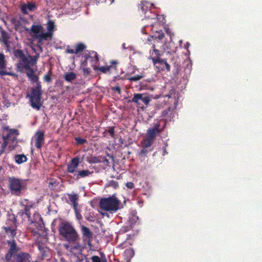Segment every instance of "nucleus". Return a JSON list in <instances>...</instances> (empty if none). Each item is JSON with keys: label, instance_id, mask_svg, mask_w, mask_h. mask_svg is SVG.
I'll use <instances>...</instances> for the list:
<instances>
[{"label": "nucleus", "instance_id": "f257e3e1", "mask_svg": "<svg viewBox=\"0 0 262 262\" xmlns=\"http://www.w3.org/2000/svg\"><path fill=\"white\" fill-rule=\"evenodd\" d=\"M58 230L62 240L68 242L71 249L78 250L80 248L78 233L71 223L61 221L58 225Z\"/></svg>", "mask_w": 262, "mask_h": 262}, {"label": "nucleus", "instance_id": "f03ea898", "mask_svg": "<svg viewBox=\"0 0 262 262\" xmlns=\"http://www.w3.org/2000/svg\"><path fill=\"white\" fill-rule=\"evenodd\" d=\"M120 201L115 196L100 199L99 205L101 210L111 213L116 212L119 208Z\"/></svg>", "mask_w": 262, "mask_h": 262}, {"label": "nucleus", "instance_id": "7ed1b4c3", "mask_svg": "<svg viewBox=\"0 0 262 262\" xmlns=\"http://www.w3.org/2000/svg\"><path fill=\"white\" fill-rule=\"evenodd\" d=\"M42 94V91L41 83L38 82L35 87L31 88L30 95H27V97L30 98L31 106L37 111L39 110L42 106V103L41 102Z\"/></svg>", "mask_w": 262, "mask_h": 262}, {"label": "nucleus", "instance_id": "20e7f679", "mask_svg": "<svg viewBox=\"0 0 262 262\" xmlns=\"http://www.w3.org/2000/svg\"><path fill=\"white\" fill-rule=\"evenodd\" d=\"M9 188L12 193L19 195L25 189V184L23 180L15 177H10L8 180Z\"/></svg>", "mask_w": 262, "mask_h": 262}, {"label": "nucleus", "instance_id": "39448f33", "mask_svg": "<svg viewBox=\"0 0 262 262\" xmlns=\"http://www.w3.org/2000/svg\"><path fill=\"white\" fill-rule=\"evenodd\" d=\"M2 228L5 230V233L10 239H14L17 234L16 219L13 216L11 219H9L6 223V226Z\"/></svg>", "mask_w": 262, "mask_h": 262}, {"label": "nucleus", "instance_id": "423d86ee", "mask_svg": "<svg viewBox=\"0 0 262 262\" xmlns=\"http://www.w3.org/2000/svg\"><path fill=\"white\" fill-rule=\"evenodd\" d=\"M6 244L8 246V250L5 255L4 258V261L8 259L11 258L20 252V248L17 245L14 239L7 240Z\"/></svg>", "mask_w": 262, "mask_h": 262}, {"label": "nucleus", "instance_id": "0eeeda50", "mask_svg": "<svg viewBox=\"0 0 262 262\" xmlns=\"http://www.w3.org/2000/svg\"><path fill=\"white\" fill-rule=\"evenodd\" d=\"M84 57L85 60L82 62V65L87 66L88 61L90 60L91 62L93 69L96 70L97 69V64L99 61L97 53L94 51H88V53H85Z\"/></svg>", "mask_w": 262, "mask_h": 262}, {"label": "nucleus", "instance_id": "6e6552de", "mask_svg": "<svg viewBox=\"0 0 262 262\" xmlns=\"http://www.w3.org/2000/svg\"><path fill=\"white\" fill-rule=\"evenodd\" d=\"M34 145L38 149H40L45 143V135L42 130H38L32 138Z\"/></svg>", "mask_w": 262, "mask_h": 262}, {"label": "nucleus", "instance_id": "1a4fd4ad", "mask_svg": "<svg viewBox=\"0 0 262 262\" xmlns=\"http://www.w3.org/2000/svg\"><path fill=\"white\" fill-rule=\"evenodd\" d=\"M82 238L85 245H88L90 247L92 246V240L93 233L90 229L83 225L81 226Z\"/></svg>", "mask_w": 262, "mask_h": 262}, {"label": "nucleus", "instance_id": "9d476101", "mask_svg": "<svg viewBox=\"0 0 262 262\" xmlns=\"http://www.w3.org/2000/svg\"><path fill=\"white\" fill-rule=\"evenodd\" d=\"M30 255L28 253L20 252L10 259L5 260V262H30Z\"/></svg>", "mask_w": 262, "mask_h": 262}, {"label": "nucleus", "instance_id": "9b49d317", "mask_svg": "<svg viewBox=\"0 0 262 262\" xmlns=\"http://www.w3.org/2000/svg\"><path fill=\"white\" fill-rule=\"evenodd\" d=\"M152 61L154 65L159 71H164L166 70L168 72L170 71V66L165 59L152 58Z\"/></svg>", "mask_w": 262, "mask_h": 262}, {"label": "nucleus", "instance_id": "f8f14e48", "mask_svg": "<svg viewBox=\"0 0 262 262\" xmlns=\"http://www.w3.org/2000/svg\"><path fill=\"white\" fill-rule=\"evenodd\" d=\"M4 130L7 132L6 134H4L3 137L5 139L14 141L16 139L17 136L19 135V131L16 129L10 128L9 126H6Z\"/></svg>", "mask_w": 262, "mask_h": 262}, {"label": "nucleus", "instance_id": "ddd939ff", "mask_svg": "<svg viewBox=\"0 0 262 262\" xmlns=\"http://www.w3.org/2000/svg\"><path fill=\"white\" fill-rule=\"evenodd\" d=\"M139 101H142L146 105H147L151 101V99L149 96H147L144 94H135L133 96L132 101L136 103L139 104Z\"/></svg>", "mask_w": 262, "mask_h": 262}, {"label": "nucleus", "instance_id": "4468645a", "mask_svg": "<svg viewBox=\"0 0 262 262\" xmlns=\"http://www.w3.org/2000/svg\"><path fill=\"white\" fill-rule=\"evenodd\" d=\"M160 124L159 121L154 124V127L149 128L147 131V137L154 140L156 136L162 132V129L160 128Z\"/></svg>", "mask_w": 262, "mask_h": 262}, {"label": "nucleus", "instance_id": "2eb2a0df", "mask_svg": "<svg viewBox=\"0 0 262 262\" xmlns=\"http://www.w3.org/2000/svg\"><path fill=\"white\" fill-rule=\"evenodd\" d=\"M32 66L31 61L29 57V56L26 55L21 59L19 60L17 64V68L21 69H29Z\"/></svg>", "mask_w": 262, "mask_h": 262}, {"label": "nucleus", "instance_id": "dca6fc26", "mask_svg": "<svg viewBox=\"0 0 262 262\" xmlns=\"http://www.w3.org/2000/svg\"><path fill=\"white\" fill-rule=\"evenodd\" d=\"M80 158L79 157H76L73 158L68 165L67 171L73 173L76 171V168L79 164Z\"/></svg>", "mask_w": 262, "mask_h": 262}, {"label": "nucleus", "instance_id": "f3484780", "mask_svg": "<svg viewBox=\"0 0 262 262\" xmlns=\"http://www.w3.org/2000/svg\"><path fill=\"white\" fill-rule=\"evenodd\" d=\"M38 248L40 252V256L43 260H49L50 257V249L44 246H42L40 244H38Z\"/></svg>", "mask_w": 262, "mask_h": 262}, {"label": "nucleus", "instance_id": "a211bd4d", "mask_svg": "<svg viewBox=\"0 0 262 262\" xmlns=\"http://www.w3.org/2000/svg\"><path fill=\"white\" fill-rule=\"evenodd\" d=\"M53 33L50 32H43L42 31L40 35L36 36V38L38 39V43L42 42V41H47L51 40L52 39Z\"/></svg>", "mask_w": 262, "mask_h": 262}, {"label": "nucleus", "instance_id": "6ab92c4d", "mask_svg": "<svg viewBox=\"0 0 262 262\" xmlns=\"http://www.w3.org/2000/svg\"><path fill=\"white\" fill-rule=\"evenodd\" d=\"M70 202L73 204V208L75 211L77 210L78 204L77 201L79 199V195L76 193L68 194Z\"/></svg>", "mask_w": 262, "mask_h": 262}, {"label": "nucleus", "instance_id": "aec40b11", "mask_svg": "<svg viewBox=\"0 0 262 262\" xmlns=\"http://www.w3.org/2000/svg\"><path fill=\"white\" fill-rule=\"evenodd\" d=\"M43 27L40 25H33L31 27L30 31L32 33H33L34 34L32 36L36 38V36H37V35H40V33L42 31H43Z\"/></svg>", "mask_w": 262, "mask_h": 262}, {"label": "nucleus", "instance_id": "412c9836", "mask_svg": "<svg viewBox=\"0 0 262 262\" xmlns=\"http://www.w3.org/2000/svg\"><path fill=\"white\" fill-rule=\"evenodd\" d=\"M86 161L89 164H96L102 163L101 156H93L92 155H90L89 156H87L86 157Z\"/></svg>", "mask_w": 262, "mask_h": 262}, {"label": "nucleus", "instance_id": "4be33fe9", "mask_svg": "<svg viewBox=\"0 0 262 262\" xmlns=\"http://www.w3.org/2000/svg\"><path fill=\"white\" fill-rule=\"evenodd\" d=\"M14 160L15 162L18 164H21L27 162L28 158L24 154H17L15 155Z\"/></svg>", "mask_w": 262, "mask_h": 262}, {"label": "nucleus", "instance_id": "5701e85b", "mask_svg": "<svg viewBox=\"0 0 262 262\" xmlns=\"http://www.w3.org/2000/svg\"><path fill=\"white\" fill-rule=\"evenodd\" d=\"M0 33L1 34V37L0 40L2 39V41L5 44L7 45L8 43V40L10 38L9 34L4 29L1 28Z\"/></svg>", "mask_w": 262, "mask_h": 262}, {"label": "nucleus", "instance_id": "b1692460", "mask_svg": "<svg viewBox=\"0 0 262 262\" xmlns=\"http://www.w3.org/2000/svg\"><path fill=\"white\" fill-rule=\"evenodd\" d=\"M150 6V4L147 2H141L139 8L142 13L145 14L149 10Z\"/></svg>", "mask_w": 262, "mask_h": 262}, {"label": "nucleus", "instance_id": "393cba45", "mask_svg": "<svg viewBox=\"0 0 262 262\" xmlns=\"http://www.w3.org/2000/svg\"><path fill=\"white\" fill-rule=\"evenodd\" d=\"M134 255L135 252L133 248L127 249L124 252V256L127 261H130V259L133 257Z\"/></svg>", "mask_w": 262, "mask_h": 262}, {"label": "nucleus", "instance_id": "a878e982", "mask_svg": "<svg viewBox=\"0 0 262 262\" xmlns=\"http://www.w3.org/2000/svg\"><path fill=\"white\" fill-rule=\"evenodd\" d=\"M76 74L72 72H67L64 75V79L68 82H72L76 79Z\"/></svg>", "mask_w": 262, "mask_h": 262}, {"label": "nucleus", "instance_id": "bb28decb", "mask_svg": "<svg viewBox=\"0 0 262 262\" xmlns=\"http://www.w3.org/2000/svg\"><path fill=\"white\" fill-rule=\"evenodd\" d=\"M93 173V171H90L89 170H83L78 171L76 175V178L77 179L81 178H84L90 176Z\"/></svg>", "mask_w": 262, "mask_h": 262}, {"label": "nucleus", "instance_id": "cd10ccee", "mask_svg": "<svg viewBox=\"0 0 262 262\" xmlns=\"http://www.w3.org/2000/svg\"><path fill=\"white\" fill-rule=\"evenodd\" d=\"M152 48L153 49V52L151 53V57L150 58L151 59L152 58H161L160 57L162 54L161 51L156 49L155 45H153Z\"/></svg>", "mask_w": 262, "mask_h": 262}, {"label": "nucleus", "instance_id": "c85d7f7f", "mask_svg": "<svg viewBox=\"0 0 262 262\" xmlns=\"http://www.w3.org/2000/svg\"><path fill=\"white\" fill-rule=\"evenodd\" d=\"M13 54L15 57L17 58H18L19 60L25 56L23 51L20 49L14 50L13 51Z\"/></svg>", "mask_w": 262, "mask_h": 262}, {"label": "nucleus", "instance_id": "c756f323", "mask_svg": "<svg viewBox=\"0 0 262 262\" xmlns=\"http://www.w3.org/2000/svg\"><path fill=\"white\" fill-rule=\"evenodd\" d=\"M86 46L83 43H79L75 47L76 54L82 52L85 49Z\"/></svg>", "mask_w": 262, "mask_h": 262}, {"label": "nucleus", "instance_id": "7c9ffc66", "mask_svg": "<svg viewBox=\"0 0 262 262\" xmlns=\"http://www.w3.org/2000/svg\"><path fill=\"white\" fill-rule=\"evenodd\" d=\"M106 133H107L112 138H114L115 137V127H108L107 128L105 129L103 134H104Z\"/></svg>", "mask_w": 262, "mask_h": 262}, {"label": "nucleus", "instance_id": "2f4dec72", "mask_svg": "<svg viewBox=\"0 0 262 262\" xmlns=\"http://www.w3.org/2000/svg\"><path fill=\"white\" fill-rule=\"evenodd\" d=\"M5 68V55L3 53L0 52V70H3Z\"/></svg>", "mask_w": 262, "mask_h": 262}, {"label": "nucleus", "instance_id": "473e14b6", "mask_svg": "<svg viewBox=\"0 0 262 262\" xmlns=\"http://www.w3.org/2000/svg\"><path fill=\"white\" fill-rule=\"evenodd\" d=\"M107 187H112L115 189H117L119 187L118 182L114 180L109 181L106 184Z\"/></svg>", "mask_w": 262, "mask_h": 262}, {"label": "nucleus", "instance_id": "72a5a7b5", "mask_svg": "<svg viewBox=\"0 0 262 262\" xmlns=\"http://www.w3.org/2000/svg\"><path fill=\"white\" fill-rule=\"evenodd\" d=\"M55 27L54 23L52 20H49L47 24V30L48 32H50L53 33L54 28Z\"/></svg>", "mask_w": 262, "mask_h": 262}, {"label": "nucleus", "instance_id": "f704fd0d", "mask_svg": "<svg viewBox=\"0 0 262 262\" xmlns=\"http://www.w3.org/2000/svg\"><path fill=\"white\" fill-rule=\"evenodd\" d=\"M143 77V75L142 74L140 75H136L134 76H132L130 77L127 78V79L129 80L130 81H137L141 79H142Z\"/></svg>", "mask_w": 262, "mask_h": 262}, {"label": "nucleus", "instance_id": "c9c22d12", "mask_svg": "<svg viewBox=\"0 0 262 262\" xmlns=\"http://www.w3.org/2000/svg\"><path fill=\"white\" fill-rule=\"evenodd\" d=\"M153 141L154 140L147 137V138L146 139V140H144L143 143L144 147L147 148L148 147H150L152 145Z\"/></svg>", "mask_w": 262, "mask_h": 262}, {"label": "nucleus", "instance_id": "e433bc0d", "mask_svg": "<svg viewBox=\"0 0 262 262\" xmlns=\"http://www.w3.org/2000/svg\"><path fill=\"white\" fill-rule=\"evenodd\" d=\"M75 140L78 145H82L88 142L85 139L81 138L79 137H75Z\"/></svg>", "mask_w": 262, "mask_h": 262}, {"label": "nucleus", "instance_id": "4c0bfd02", "mask_svg": "<svg viewBox=\"0 0 262 262\" xmlns=\"http://www.w3.org/2000/svg\"><path fill=\"white\" fill-rule=\"evenodd\" d=\"M52 74V70L50 69L48 73V74H46L43 77V80L46 82L48 83H50L52 81V78L51 77V75Z\"/></svg>", "mask_w": 262, "mask_h": 262}, {"label": "nucleus", "instance_id": "58836bf2", "mask_svg": "<svg viewBox=\"0 0 262 262\" xmlns=\"http://www.w3.org/2000/svg\"><path fill=\"white\" fill-rule=\"evenodd\" d=\"M86 66H84L82 68V71L83 72V75L85 77H88L90 75L91 71L90 68L86 67Z\"/></svg>", "mask_w": 262, "mask_h": 262}, {"label": "nucleus", "instance_id": "ea45409f", "mask_svg": "<svg viewBox=\"0 0 262 262\" xmlns=\"http://www.w3.org/2000/svg\"><path fill=\"white\" fill-rule=\"evenodd\" d=\"M31 61L32 66L35 65L36 62L38 58H39V54H37L34 56H32L31 55H28Z\"/></svg>", "mask_w": 262, "mask_h": 262}, {"label": "nucleus", "instance_id": "a19ab883", "mask_svg": "<svg viewBox=\"0 0 262 262\" xmlns=\"http://www.w3.org/2000/svg\"><path fill=\"white\" fill-rule=\"evenodd\" d=\"M111 66H102L101 67L97 68L96 70H98L103 73H106L107 71H110Z\"/></svg>", "mask_w": 262, "mask_h": 262}, {"label": "nucleus", "instance_id": "79ce46f5", "mask_svg": "<svg viewBox=\"0 0 262 262\" xmlns=\"http://www.w3.org/2000/svg\"><path fill=\"white\" fill-rule=\"evenodd\" d=\"M30 80L32 82H35L36 83V84L37 83H38V82H40L38 79H39V77L38 76H37L35 74H34L33 75L31 76L29 78Z\"/></svg>", "mask_w": 262, "mask_h": 262}, {"label": "nucleus", "instance_id": "37998d69", "mask_svg": "<svg viewBox=\"0 0 262 262\" xmlns=\"http://www.w3.org/2000/svg\"><path fill=\"white\" fill-rule=\"evenodd\" d=\"M149 152V150L146 149V148L144 147L139 152V155L142 157H145L147 156V154Z\"/></svg>", "mask_w": 262, "mask_h": 262}, {"label": "nucleus", "instance_id": "c03bdc74", "mask_svg": "<svg viewBox=\"0 0 262 262\" xmlns=\"http://www.w3.org/2000/svg\"><path fill=\"white\" fill-rule=\"evenodd\" d=\"M27 8L28 9L29 11H34L36 8V5L34 3H28V4H26Z\"/></svg>", "mask_w": 262, "mask_h": 262}, {"label": "nucleus", "instance_id": "a18cd8bd", "mask_svg": "<svg viewBox=\"0 0 262 262\" xmlns=\"http://www.w3.org/2000/svg\"><path fill=\"white\" fill-rule=\"evenodd\" d=\"M26 70L28 71L26 73V75L28 78L30 77L31 76L34 74V70L32 69V68H31V67L30 68L26 69Z\"/></svg>", "mask_w": 262, "mask_h": 262}, {"label": "nucleus", "instance_id": "49530a36", "mask_svg": "<svg viewBox=\"0 0 262 262\" xmlns=\"http://www.w3.org/2000/svg\"><path fill=\"white\" fill-rule=\"evenodd\" d=\"M155 35L156 38L159 39V40L162 39L164 37V34L162 31L158 32Z\"/></svg>", "mask_w": 262, "mask_h": 262}, {"label": "nucleus", "instance_id": "de8ad7c7", "mask_svg": "<svg viewBox=\"0 0 262 262\" xmlns=\"http://www.w3.org/2000/svg\"><path fill=\"white\" fill-rule=\"evenodd\" d=\"M111 90L114 92H117L119 94H121V90L119 85H116L111 88Z\"/></svg>", "mask_w": 262, "mask_h": 262}, {"label": "nucleus", "instance_id": "09e8293b", "mask_svg": "<svg viewBox=\"0 0 262 262\" xmlns=\"http://www.w3.org/2000/svg\"><path fill=\"white\" fill-rule=\"evenodd\" d=\"M21 10L23 14H28L29 10L27 8L26 4H24L23 5L21 6Z\"/></svg>", "mask_w": 262, "mask_h": 262}, {"label": "nucleus", "instance_id": "8fccbe9b", "mask_svg": "<svg viewBox=\"0 0 262 262\" xmlns=\"http://www.w3.org/2000/svg\"><path fill=\"white\" fill-rule=\"evenodd\" d=\"M91 259L92 262H101L100 258L98 256H93Z\"/></svg>", "mask_w": 262, "mask_h": 262}, {"label": "nucleus", "instance_id": "3c124183", "mask_svg": "<svg viewBox=\"0 0 262 262\" xmlns=\"http://www.w3.org/2000/svg\"><path fill=\"white\" fill-rule=\"evenodd\" d=\"M2 139H3V142L2 143L1 147L4 148L6 149V147L8 145V141L9 140L5 139V138L3 137H2Z\"/></svg>", "mask_w": 262, "mask_h": 262}, {"label": "nucleus", "instance_id": "603ef678", "mask_svg": "<svg viewBox=\"0 0 262 262\" xmlns=\"http://www.w3.org/2000/svg\"><path fill=\"white\" fill-rule=\"evenodd\" d=\"M0 75L2 76L4 75H12L11 73H9L6 71L1 70H0Z\"/></svg>", "mask_w": 262, "mask_h": 262}, {"label": "nucleus", "instance_id": "864d4df0", "mask_svg": "<svg viewBox=\"0 0 262 262\" xmlns=\"http://www.w3.org/2000/svg\"><path fill=\"white\" fill-rule=\"evenodd\" d=\"M125 185L129 189H132L134 187V184L132 182H127L126 183Z\"/></svg>", "mask_w": 262, "mask_h": 262}, {"label": "nucleus", "instance_id": "5fc2aeb1", "mask_svg": "<svg viewBox=\"0 0 262 262\" xmlns=\"http://www.w3.org/2000/svg\"><path fill=\"white\" fill-rule=\"evenodd\" d=\"M67 52L70 54H76V50L73 49H69L68 48L67 50Z\"/></svg>", "mask_w": 262, "mask_h": 262}, {"label": "nucleus", "instance_id": "6e6d98bb", "mask_svg": "<svg viewBox=\"0 0 262 262\" xmlns=\"http://www.w3.org/2000/svg\"><path fill=\"white\" fill-rule=\"evenodd\" d=\"M101 159L102 160V162H106V163L108 162V160L107 158H106L105 157H103L102 156H101Z\"/></svg>", "mask_w": 262, "mask_h": 262}, {"label": "nucleus", "instance_id": "4d7b16f0", "mask_svg": "<svg viewBox=\"0 0 262 262\" xmlns=\"http://www.w3.org/2000/svg\"><path fill=\"white\" fill-rule=\"evenodd\" d=\"M118 63V61H116V60H112L111 61V67L113 66V65H116V64H117Z\"/></svg>", "mask_w": 262, "mask_h": 262}, {"label": "nucleus", "instance_id": "13d9d810", "mask_svg": "<svg viewBox=\"0 0 262 262\" xmlns=\"http://www.w3.org/2000/svg\"><path fill=\"white\" fill-rule=\"evenodd\" d=\"M105 3H108L109 4H111L114 2V0H102Z\"/></svg>", "mask_w": 262, "mask_h": 262}, {"label": "nucleus", "instance_id": "bf43d9fd", "mask_svg": "<svg viewBox=\"0 0 262 262\" xmlns=\"http://www.w3.org/2000/svg\"><path fill=\"white\" fill-rule=\"evenodd\" d=\"M5 149H6L4 148H2V147L1 148V149H0V156L5 152Z\"/></svg>", "mask_w": 262, "mask_h": 262}, {"label": "nucleus", "instance_id": "052dcab7", "mask_svg": "<svg viewBox=\"0 0 262 262\" xmlns=\"http://www.w3.org/2000/svg\"><path fill=\"white\" fill-rule=\"evenodd\" d=\"M165 31H166V32L168 35H169L170 36H171L170 32L169 29L168 28H166V29H165Z\"/></svg>", "mask_w": 262, "mask_h": 262}, {"label": "nucleus", "instance_id": "680f3d73", "mask_svg": "<svg viewBox=\"0 0 262 262\" xmlns=\"http://www.w3.org/2000/svg\"><path fill=\"white\" fill-rule=\"evenodd\" d=\"M29 208H27V207H26L25 208V213H26L27 215H28V214H29Z\"/></svg>", "mask_w": 262, "mask_h": 262}, {"label": "nucleus", "instance_id": "e2e57ef3", "mask_svg": "<svg viewBox=\"0 0 262 262\" xmlns=\"http://www.w3.org/2000/svg\"><path fill=\"white\" fill-rule=\"evenodd\" d=\"M77 210L76 212V215H77V217L78 219H81V215L80 214H78V213L77 212Z\"/></svg>", "mask_w": 262, "mask_h": 262}, {"label": "nucleus", "instance_id": "0e129e2a", "mask_svg": "<svg viewBox=\"0 0 262 262\" xmlns=\"http://www.w3.org/2000/svg\"><path fill=\"white\" fill-rule=\"evenodd\" d=\"M122 47L124 48V49H126V47H125V43H123L122 45Z\"/></svg>", "mask_w": 262, "mask_h": 262}, {"label": "nucleus", "instance_id": "69168bd1", "mask_svg": "<svg viewBox=\"0 0 262 262\" xmlns=\"http://www.w3.org/2000/svg\"><path fill=\"white\" fill-rule=\"evenodd\" d=\"M185 46L186 47V46H189V43L187 42V43H186V45H185Z\"/></svg>", "mask_w": 262, "mask_h": 262}, {"label": "nucleus", "instance_id": "338daca9", "mask_svg": "<svg viewBox=\"0 0 262 262\" xmlns=\"http://www.w3.org/2000/svg\"><path fill=\"white\" fill-rule=\"evenodd\" d=\"M64 246H65L67 248H68L69 247H68V245H64Z\"/></svg>", "mask_w": 262, "mask_h": 262}, {"label": "nucleus", "instance_id": "774afa93", "mask_svg": "<svg viewBox=\"0 0 262 262\" xmlns=\"http://www.w3.org/2000/svg\"><path fill=\"white\" fill-rule=\"evenodd\" d=\"M85 262H90V261L86 259Z\"/></svg>", "mask_w": 262, "mask_h": 262}]
</instances>
